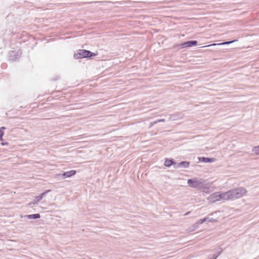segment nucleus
Returning a JSON list of instances; mask_svg holds the SVG:
<instances>
[{"label":"nucleus","instance_id":"2","mask_svg":"<svg viewBox=\"0 0 259 259\" xmlns=\"http://www.w3.org/2000/svg\"><path fill=\"white\" fill-rule=\"evenodd\" d=\"M97 55V54L92 53L90 51L85 50H79L78 52L74 54V57L76 59H80L95 56Z\"/></svg>","mask_w":259,"mask_h":259},{"label":"nucleus","instance_id":"9","mask_svg":"<svg viewBox=\"0 0 259 259\" xmlns=\"http://www.w3.org/2000/svg\"><path fill=\"white\" fill-rule=\"evenodd\" d=\"M252 151L255 154L258 155L259 154V146L255 147L253 149Z\"/></svg>","mask_w":259,"mask_h":259},{"label":"nucleus","instance_id":"5","mask_svg":"<svg viewBox=\"0 0 259 259\" xmlns=\"http://www.w3.org/2000/svg\"><path fill=\"white\" fill-rule=\"evenodd\" d=\"M76 172L75 170H72L70 171H68L64 172L63 174V176L64 177H70L75 175Z\"/></svg>","mask_w":259,"mask_h":259},{"label":"nucleus","instance_id":"4","mask_svg":"<svg viewBox=\"0 0 259 259\" xmlns=\"http://www.w3.org/2000/svg\"><path fill=\"white\" fill-rule=\"evenodd\" d=\"M188 183L189 186L193 188H196L198 187L200 184L197 180L193 179H189L188 180Z\"/></svg>","mask_w":259,"mask_h":259},{"label":"nucleus","instance_id":"6","mask_svg":"<svg viewBox=\"0 0 259 259\" xmlns=\"http://www.w3.org/2000/svg\"><path fill=\"white\" fill-rule=\"evenodd\" d=\"M174 164V161L171 159H166L164 161V165L169 167Z\"/></svg>","mask_w":259,"mask_h":259},{"label":"nucleus","instance_id":"8","mask_svg":"<svg viewBox=\"0 0 259 259\" xmlns=\"http://www.w3.org/2000/svg\"><path fill=\"white\" fill-rule=\"evenodd\" d=\"M29 219H38L40 218V215L38 213L31 214L28 216Z\"/></svg>","mask_w":259,"mask_h":259},{"label":"nucleus","instance_id":"10","mask_svg":"<svg viewBox=\"0 0 259 259\" xmlns=\"http://www.w3.org/2000/svg\"><path fill=\"white\" fill-rule=\"evenodd\" d=\"M179 165H183L185 167H187L189 166V162H186V161H184V162H181L179 163Z\"/></svg>","mask_w":259,"mask_h":259},{"label":"nucleus","instance_id":"3","mask_svg":"<svg viewBox=\"0 0 259 259\" xmlns=\"http://www.w3.org/2000/svg\"><path fill=\"white\" fill-rule=\"evenodd\" d=\"M197 44V41L196 40H192L185 42L182 44L180 46H182V48L185 47H191L194 46H195Z\"/></svg>","mask_w":259,"mask_h":259},{"label":"nucleus","instance_id":"7","mask_svg":"<svg viewBox=\"0 0 259 259\" xmlns=\"http://www.w3.org/2000/svg\"><path fill=\"white\" fill-rule=\"evenodd\" d=\"M202 161L204 162H212L215 161V159L213 158H209L206 157L202 158Z\"/></svg>","mask_w":259,"mask_h":259},{"label":"nucleus","instance_id":"12","mask_svg":"<svg viewBox=\"0 0 259 259\" xmlns=\"http://www.w3.org/2000/svg\"><path fill=\"white\" fill-rule=\"evenodd\" d=\"M4 135V132L2 130H0V140H2V137Z\"/></svg>","mask_w":259,"mask_h":259},{"label":"nucleus","instance_id":"1","mask_svg":"<svg viewBox=\"0 0 259 259\" xmlns=\"http://www.w3.org/2000/svg\"><path fill=\"white\" fill-rule=\"evenodd\" d=\"M246 193V191L244 188H240L219 195V198H217V200H220L222 199L227 200L234 198H239L245 195Z\"/></svg>","mask_w":259,"mask_h":259},{"label":"nucleus","instance_id":"11","mask_svg":"<svg viewBox=\"0 0 259 259\" xmlns=\"http://www.w3.org/2000/svg\"><path fill=\"white\" fill-rule=\"evenodd\" d=\"M234 41V40L230 41H226V42H223V43L218 44V45H227V44H231L232 42H233Z\"/></svg>","mask_w":259,"mask_h":259},{"label":"nucleus","instance_id":"13","mask_svg":"<svg viewBox=\"0 0 259 259\" xmlns=\"http://www.w3.org/2000/svg\"><path fill=\"white\" fill-rule=\"evenodd\" d=\"M215 45H217V44H211V45H209L206 46V47L213 46H215Z\"/></svg>","mask_w":259,"mask_h":259}]
</instances>
